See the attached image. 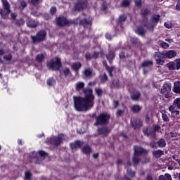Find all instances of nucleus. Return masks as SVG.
<instances>
[{"instance_id":"16","label":"nucleus","mask_w":180,"mask_h":180,"mask_svg":"<svg viewBox=\"0 0 180 180\" xmlns=\"http://www.w3.org/2000/svg\"><path fill=\"white\" fill-rule=\"evenodd\" d=\"M84 86H85V84L82 82H78L75 85L76 91H81V89H83Z\"/></svg>"},{"instance_id":"50","label":"nucleus","mask_w":180,"mask_h":180,"mask_svg":"<svg viewBox=\"0 0 180 180\" xmlns=\"http://www.w3.org/2000/svg\"><path fill=\"white\" fill-rule=\"evenodd\" d=\"M20 5L22 8H26L27 6L26 2H25L24 1L20 2Z\"/></svg>"},{"instance_id":"58","label":"nucleus","mask_w":180,"mask_h":180,"mask_svg":"<svg viewBox=\"0 0 180 180\" xmlns=\"http://www.w3.org/2000/svg\"><path fill=\"white\" fill-rule=\"evenodd\" d=\"M124 57H126L124 53L122 52L121 53H120V58H124Z\"/></svg>"},{"instance_id":"41","label":"nucleus","mask_w":180,"mask_h":180,"mask_svg":"<svg viewBox=\"0 0 180 180\" xmlns=\"http://www.w3.org/2000/svg\"><path fill=\"white\" fill-rule=\"evenodd\" d=\"M126 20V15H122L119 18V22H124Z\"/></svg>"},{"instance_id":"53","label":"nucleus","mask_w":180,"mask_h":180,"mask_svg":"<svg viewBox=\"0 0 180 180\" xmlns=\"http://www.w3.org/2000/svg\"><path fill=\"white\" fill-rule=\"evenodd\" d=\"M154 157H155V158H158V151L155 150V151H153V153Z\"/></svg>"},{"instance_id":"44","label":"nucleus","mask_w":180,"mask_h":180,"mask_svg":"<svg viewBox=\"0 0 180 180\" xmlns=\"http://www.w3.org/2000/svg\"><path fill=\"white\" fill-rule=\"evenodd\" d=\"M169 112H171L172 114H174V112H175V105H170L169 108Z\"/></svg>"},{"instance_id":"21","label":"nucleus","mask_w":180,"mask_h":180,"mask_svg":"<svg viewBox=\"0 0 180 180\" xmlns=\"http://www.w3.org/2000/svg\"><path fill=\"white\" fill-rule=\"evenodd\" d=\"M151 65H153V62H151V60H145L141 64V67H143L144 68H147V67H151Z\"/></svg>"},{"instance_id":"23","label":"nucleus","mask_w":180,"mask_h":180,"mask_svg":"<svg viewBox=\"0 0 180 180\" xmlns=\"http://www.w3.org/2000/svg\"><path fill=\"white\" fill-rule=\"evenodd\" d=\"M152 27H154L155 25H157L158 22V15H153L151 18Z\"/></svg>"},{"instance_id":"37","label":"nucleus","mask_w":180,"mask_h":180,"mask_svg":"<svg viewBox=\"0 0 180 180\" xmlns=\"http://www.w3.org/2000/svg\"><path fill=\"white\" fill-rule=\"evenodd\" d=\"M160 46H162V49H168V47H169V44L166 42H162L160 44Z\"/></svg>"},{"instance_id":"13","label":"nucleus","mask_w":180,"mask_h":180,"mask_svg":"<svg viewBox=\"0 0 180 180\" xmlns=\"http://www.w3.org/2000/svg\"><path fill=\"white\" fill-rule=\"evenodd\" d=\"M82 146V142L79 141H77L70 143V147L72 150H75V148H79V147Z\"/></svg>"},{"instance_id":"8","label":"nucleus","mask_w":180,"mask_h":180,"mask_svg":"<svg viewBox=\"0 0 180 180\" xmlns=\"http://www.w3.org/2000/svg\"><path fill=\"white\" fill-rule=\"evenodd\" d=\"M167 67L171 70H180V58L176 59L174 62H169Z\"/></svg>"},{"instance_id":"5","label":"nucleus","mask_w":180,"mask_h":180,"mask_svg":"<svg viewBox=\"0 0 180 180\" xmlns=\"http://www.w3.org/2000/svg\"><path fill=\"white\" fill-rule=\"evenodd\" d=\"M31 39H32L33 43H40V41H43L44 39H46V31L45 30H41L39 31L36 37H31Z\"/></svg>"},{"instance_id":"3","label":"nucleus","mask_w":180,"mask_h":180,"mask_svg":"<svg viewBox=\"0 0 180 180\" xmlns=\"http://www.w3.org/2000/svg\"><path fill=\"white\" fill-rule=\"evenodd\" d=\"M147 150H144L143 148L135 146L134 148V164H139V161H140V158H139V155L141 154H146Z\"/></svg>"},{"instance_id":"47","label":"nucleus","mask_w":180,"mask_h":180,"mask_svg":"<svg viewBox=\"0 0 180 180\" xmlns=\"http://www.w3.org/2000/svg\"><path fill=\"white\" fill-rule=\"evenodd\" d=\"M42 0H31V2L33 5H37V4H40Z\"/></svg>"},{"instance_id":"38","label":"nucleus","mask_w":180,"mask_h":180,"mask_svg":"<svg viewBox=\"0 0 180 180\" xmlns=\"http://www.w3.org/2000/svg\"><path fill=\"white\" fill-rule=\"evenodd\" d=\"M129 5H130L129 0H123L122 1V6H129Z\"/></svg>"},{"instance_id":"15","label":"nucleus","mask_w":180,"mask_h":180,"mask_svg":"<svg viewBox=\"0 0 180 180\" xmlns=\"http://www.w3.org/2000/svg\"><path fill=\"white\" fill-rule=\"evenodd\" d=\"M86 6V4L84 2H79L75 6V11H82L84 8Z\"/></svg>"},{"instance_id":"54","label":"nucleus","mask_w":180,"mask_h":180,"mask_svg":"<svg viewBox=\"0 0 180 180\" xmlns=\"http://www.w3.org/2000/svg\"><path fill=\"white\" fill-rule=\"evenodd\" d=\"M4 58H5V60H11L12 56H11V55L6 56H4Z\"/></svg>"},{"instance_id":"14","label":"nucleus","mask_w":180,"mask_h":180,"mask_svg":"<svg viewBox=\"0 0 180 180\" xmlns=\"http://www.w3.org/2000/svg\"><path fill=\"white\" fill-rule=\"evenodd\" d=\"M173 92L180 94V82H175L174 84Z\"/></svg>"},{"instance_id":"20","label":"nucleus","mask_w":180,"mask_h":180,"mask_svg":"<svg viewBox=\"0 0 180 180\" xmlns=\"http://www.w3.org/2000/svg\"><path fill=\"white\" fill-rule=\"evenodd\" d=\"M84 77H86V78L89 77H92V75H94V73L92 72V70L91 69H86L84 72Z\"/></svg>"},{"instance_id":"62","label":"nucleus","mask_w":180,"mask_h":180,"mask_svg":"<svg viewBox=\"0 0 180 180\" xmlns=\"http://www.w3.org/2000/svg\"><path fill=\"white\" fill-rule=\"evenodd\" d=\"M164 60H159V61H158V64H159V65H164Z\"/></svg>"},{"instance_id":"11","label":"nucleus","mask_w":180,"mask_h":180,"mask_svg":"<svg viewBox=\"0 0 180 180\" xmlns=\"http://www.w3.org/2000/svg\"><path fill=\"white\" fill-rule=\"evenodd\" d=\"M56 23L58 26H65V25H70V21L65 17H59L56 19Z\"/></svg>"},{"instance_id":"17","label":"nucleus","mask_w":180,"mask_h":180,"mask_svg":"<svg viewBox=\"0 0 180 180\" xmlns=\"http://www.w3.org/2000/svg\"><path fill=\"white\" fill-rule=\"evenodd\" d=\"M82 153L83 154H90V153H92V150L91 147L85 146L82 148Z\"/></svg>"},{"instance_id":"4","label":"nucleus","mask_w":180,"mask_h":180,"mask_svg":"<svg viewBox=\"0 0 180 180\" xmlns=\"http://www.w3.org/2000/svg\"><path fill=\"white\" fill-rule=\"evenodd\" d=\"M3 2L4 11L0 10V15L4 19L11 13V9L9 8V3L6 0H1Z\"/></svg>"},{"instance_id":"31","label":"nucleus","mask_w":180,"mask_h":180,"mask_svg":"<svg viewBox=\"0 0 180 180\" xmlns=\"http://www.w3.org/2000/svg\"><path fill=\"white\" fill-rule=\"evenodd\" d=\"M43 60H44V55H43V54H39L36 57V61H37V63H41V61H43Z\"/></svg>"},{"instance_id":"42","label":"nucleus","mask_w":180,"mask_h":180,"mask_svg":"<svg viewBox=\"0 0 180 180\" xmlns=\"http://www.w3.org/2000/svg\"><path fill=\"white\" fill-rule=\"evenodd\" d=\"M165 27H167V29H171L172 27V24L171 22H165Z\"/></svg>"},{"instance_id":"57","label":"nucleus","mask_w":180,"mask_h":180,"mask_svg":"<svg viewBox=\"0 0 180 180\" xmlns=\"http://www.w3.org/2000/svg\"><path fill=\"white\" fill-rule=\"evenodd\" d=\"M86 23H88V21H86V20H81V21L79 22V24H80V25H85V24H86Z\"/></svg>"},{"instance_id":"60","label":"nucleus","mask_w":180,"mask_h":180,"mask_svg":"<svg viewBox=\"0 0 180 180\" xmlns=\"http://www.w3.org/2000/svg\"><path fill=\"white\" fill-rule=\"evenodd\" d=\"M105 37L106 39H108V40H110L112 39V37L110 36V34H105Z\"/></svg>"},{"instance_id":"26","label":"nucleus","mask_w":180,"mask_h":180,"mask_svg":"<svg viewBox=\"0 0 180 180\" xmlns=\"http://www.w3.org/2000/svg\"><path fill=\"white\" fill-rule=\"evenodd\" d=\"M135 32H136V33H137V34H139L140 36H143V34H144L146 33V31H144V29H143L141 27L136 28Z\"/></svg>"},{"instance_id":"39","label":"nucleus","mask_w":180,"mask_h":180,"mask_svg":"<svg viewBox=\"0 0 180 180\" xmlns=\"http://www.w3.org/2000/svg\"><path fill=\"white\" fill-rule=\"evenodd\" d=\"M162 120H164V122H168V120H169L167 114L162 113Z\"/></svg>"},{"instance_id":"56","label":"nucleus","mask_w":180,"mask_h":180,"mask_svg":"<svg viewBox=\"0 0 180 180\" xmlns=\"http://www.w3.org/2000/svg\"><path fill=\"white\" fill-rule=\"evenodd\" d=\"M16 18V14L11 13V19H15Z\"/></svg>"},{"instance_id":"35","label":"nucleus","mask_w":180,"mask_h":180,"mask_svg":"<svg viewBox=\"0 0 180 180\" xmlns=\"http://www.w3.org/2000/svg\"><path fill=\"white\" fill-rule=\"evenodd\" d=\"M30 178H32V174L29 172H25V180H30Z\"/></svg>"},{"instance_id":"24","label":"nucleus","mask_w":180,"mask_h":180,"mask_svg":"<svg viewBox=\"0 0 180 180\" xmlns=\"http://www.w3.org/2000/svg\"><path fill=\"white\" fill-rule=\"evenodd\" d=\"M72 68L75 71H78L81 68V63L76 62L72 65Z\"/></svg>"},{"instance_id":"10","label":"nucleus","mask_w":180,"mask_h":180,"mask_svg":"<svg viewBox=\"0 0 180 180\" xmlns=\"http://www.w3.org/2000/svg\"><path fill=\"white\" fill-rule=\"evenodd\" d=\"M160 92L162 94V95H165V96L166 95H168V94L171 92V84L165 83L162 87Z\"/></svg>"},{"instance_id":"7","label":"nucleus","mask_w":180,"mask_h":180,"mask_svg":"<svg viewBox=\"0 0 180 180\" xmlns=\"http://www.w3.org/2000/svg\"><path fill=\"white\" fill-rule=\"evenodd\" d=\"M109 119L110 116L108 114H101L97 117V122L95 124H105Z\"/></svg>"},{"instance_id":"46","label":"nucleus","mask_w":180,"mask_h":180,"mask_svg":"<svg viewBox=\"0 0 180 180\" xmlns=\"http://www.w3.org/2000/svg\"><path fill=\"white\" fill-rule=\"evenodd\" d=\"M132 125H133L134 129H139V127H141V122L138 121V124L134 125V124H132Z\"/></svg>"},{"instance_id":"9","label":"nucleus","mask_w":180,"mask_h":180,"mask_svg":"<svg viewBox=\"0 0 180 180\" xmlns=\"http://www.w3.org/2000/svg\"><path fill=\"white\" fill-rule=\"evenodd\" d=\"M64 140H65V135L60 134L58 136L52 138L51 143V144H54V146H58V144H61Z\"/></svg>"},{"instance_id":"34","label":"nucleus","mask_w":180,"mask_h":180,"mask_svg":"<svg viewBox=\"0 0 180 180\" xmlns=\"http://www.w3.org/2000/svg\"><path fill=\"white\" fill-rule=\"evenodd\" d=\"M127 174L129 175V176H131V178H133V176H134V172L131 171V169H127Z\"/></svg>"},{"instance_id":"55","label":"nucleus","mask_w":180,"mask_h":180,"mask_svg":"<svg viewBox=\"0 0 180 180\" xmlns=\"http://www.w3.org/2000/svg\"><path fill=\"white\" fill-rule=\"evenodd\" d=\"M135 3H136V5H137L138 6H141V0L135 1Z\"/></svg>"},{"instance_id":"61","label":"nucleus","mask_w":180,"mask_h":180,"mask_svg":"<svg viewBox=\"0 0 180 180\" xmlns=\"http://www.w3.org/2000/svg\"><path fill=\"white\" fill-rule=\"evenodd\" d=\"M122 113H123V111L120 110H118L117 111V116H120L122 115Z\"/></svg>"},{"instance_id":"49","label":"nucleus","mask_w":180,"mask_h":180,"mask_svg":"<svg viewBox=\"0 0 180 180\" xmlns=\"http://www.w3.org/2000/svg\"><path fill=\"white\" fill-rule=\"evenodd\" d=\"M176 11H180V0H179V1H177V4H176Z\"/></svg>"},{"instance_id":"51","label":"nucleus","mask_w":180,"mask_h":180,"mask_svg":"<svg viewBox=\"0 0 180 180\" xmlns=\"http://www.w3.org/2000/svg\"><path fill=\"white\" fill-rule=\"evenodd\" d=\"M176 136H178V134H176V132H170L171 137H176Z\"/></svg>"},{"instance_id":"52","label":"nucleus","mask_w":180,"mask_h":180,"mask_svg":"<svg viewBox=\"0 0 180 180\" xmlns=\"http://www.w3.org/2000/svg\"><path fill=\"white\" fill-rule=\"evenodd\" d=\"M148 13V9L142 10V15H147Z\"/></svg>"},{"instance_id":"2","label":"nucleus","mask_w":180,"mask_h":180,"mask_svg":"<svg viewBox=\"0 0 180 180\" xmlns=\"http://www.w3.org/2000/svg\"><path fill=\"white\" fill-rule=\"evenodd\" d=\"M49 68L51 70H60L61 68V60L58 58H53L49 63H48Z\"/></svg>"},{"instance_id":"22","label":"nucleus","mask_w":180,"mask_h":180,"mask_svg":"<svg viewBox=\"0 0 180 180\" xmlns=\"http://www.w3.org/2000/svg\"><path fill=\"white\" fill-rule=\"evenodd\" d=\"M109 131H110V130L108 129L107 128H102L101 129H98V133L100 134H103V136H106L108 134V133H109Z\"/></svg>"},{"instance_id":"33","label":"nucleus","mask_w":180,"mask_h":180,"mask_svg":"<svg viewBox=\"0 0 180 180\" xmlns=\"http://www.w3.org/2000/svg\"><path fill=\"white\" fill-rule=\"evenodd\" d=\"M158 146L159 147H165V146H167V143L165 142V140L164 139H160L158 142Z\"/></svg>"},{"instance_id":"25","label":"nucleus","mask_w":180,"mask_h":180,"mask_svg":"<svg viewBox=\"0 0 180 180\" xmlns=\"http://www.w3.org/2000/svg\"><path fill=\"white\" fill-rule=\"evenodd\" d=\"M140 98V93L139 91L134 92L131 95L133 101H137Z\"/></svg>"},{"instance_id":"29","label":"nucleus","mask_w":180,"mask_h":180,"mask_svg":"<svg viewBox=\"0 0 180 180\" xmlns=\"http://www.w3.org/2000/svg\"><path fill=\"white\" fill-rule=\"evenodd\" d=\"M27 25L28 27H36L37 26V23L34 20H30Z\"/></svg>"},{"instance_id":"59","label":"nucleus","mask_w":180,"mask_h":180,"mask_svg":"<svg viewBox=\"0 0 180 180\" xmlns=\"http://www.w3.org/2000/svg\"><path fill=\"white\" fill-rule=\"evenodd\" d=\"M85 57H86V60H91V54L90 53H86Z\"/></svg>"},{"instance_id":"63","label":"nucleus","mask_w":180,"mask_h":180,"mask_svg":"<svg viewBox=\"0 0 180 180\" xmlns=\"http://www.w3.org/2000/svg\"><path fill=\"white\" fill-rule=\"evenodd\" d=\"M159 180H166V179H165V177L164 176L161 175V176H159Z\"/></svg>"},{"instance_id":"12","label":"nucleus","mask_w":180,"mask_h":180,"mask_svg":"<svg viewBox=\"0 0 180 180\" xmlns=\"http://www.w3.org/2000/svg\"><path fill=\"white\" fill-rule=\"evenodd\" d=\"M163 56L169 59L175 58L176 57V52L174 50L167 51L163 54Z\"/></svg>"},{"instance_id":"32","label":"nucleus","mask_w":180,"mask_h":180,"mask_svg":"<svg viewBox=\"0 0 180 180\" xmlns=\"http://www.w3.org/2000/svg\"><path fill=\"white\" fill-rule=\"evenodd\" d=\"M106 57L108 60L110 61L111 60H113L115 58V53L112 51H110Z\"/></svg>"},{"instance_id":"19","label":"nucleus","mask_w":180,"mask_h":180,"mask_svg":"<svg viewBox=\"0 0 180 180\" xmlns=\"http://www.w3.org/2000/svg\"><path fill=\"white\" fill-rule=\"evenodd\" d=\"M131 110L134 112H140L141 110V106L138 105H134L131 107Z\"/></svg>"},{"instance_id":"48","label":"nucleus","mask_w":180,"mask_h":180,"mask_svg":"<svg viewBox=\"0 0 180 180\" xmlns=\"http://www.w3.org/2000/svg\"><path fill=\"white\" fill-rule=\"evenodd\" d=\"M57 8H56V7H51L50 9V12L51 13V15H54L55 12H56Z\"/></svg>"},{"instance_id":"40","label":"nucleus","mask_w":180,"mask_h":180,"mask_svg":"<svg viewBox=\"0 0 180 180\" xmlns=\"http://www.w3.org/2000/svg\"><path fill=\"white\" fill-rule=\"evenodd\" d=\"M101 79L102 82H105V81L108 80V77L106 76L105 74H103L101 76Z\"/></svg>"},{"instance_id":"27","label":"nucleus","mask_w":180,"mask_h":180,"mask_svg":"<svg viewBox=\"0 0 180 180\" xmlns=\"http://www.w3.org/2000/svg\"><path fill=\"white\" fill-rule=\"evenodd\" d=\"M47 85L49 86H54L56 85V80L53 78H50L47 80Z\"/></svg>"},{"instance_id":"18","label":"nucleus","mask_w":180,"mask_h":180,"mask_svg":"<svg viewBox=\"0 0 180 180\" xmlns=\"http://www.w3.org/2000/svg\"><path fill=\"white\" fill-rule=\"evenodd\" d=\"M103 64L104 67H105L110 77H112V70H115V67H111V68L108 67V65L106 64V62H105V61L103 62Z\"/></svg>"},{"instance_id":"6","label":"nucleus","mask_w":180,"mask_h":180,"mask_svg":"<svg viewBox=\"0 0 180 180\" xmlns=\"http://www.w3.org/2000/svg\"><path fill=\"white\" fill-rule=\"evenodd\" d=\"M158 130V126H154L153 128H145L143 131L145 136H149L150 137H155V131Z\"/></svg>"},{"instance_id":"30","label":"nucleus","mask_w":180,"mask_h":180,"mask_svg":"<svg viewBox=\"0 0 180 180\" xmlns=\"http://www.w3.org/2000/svg\"><path fill=\"white\" fill-rule=\"evenodd\" d=\"M39 158H40L41 161H43V160H44V157H46V155H47V153H46V152H44L43 150H40V151H39Z\"/></svg>"},{"instance_id":"43","label":"nucleus","mask_w":180,"mask_h":180,"mask_svg":"<svg viewBox=\"0 0 180 180\" xmlns=\"http://www.w3.org/2000/svg\"><path fill=\"white\" fill-rule=\"evenodd\" d=\"M164 177H165V179H166V180H172V177L171 176V174H165Z\"/></svg>"},{"instance_id":"64","label":"nucleus","mask_w":180,"mask_h":180,"mask_svg":"<svg viewBox=\"0 0 180 180\" xmlns=\"http://www.w3.org/2000/svg\"><path fill=\"white\" fill-rule=\"evenodd\" d=\"M179 113V111H178V110H175L174 111V112H173V115H178Z\"/></svg>"},{"instance_id":"45","label":"nucleus","mask_w":180,"mask_h":180,"mask_svg":"<svg viewBox=\"0 0 180 180\" xmlns=\"http://www.w3.org/2000/svg\"><path fill=\"white\" fill-rule=\"evenodd\" d=\"M96 92L98 96H101V95H102V89L99 88H96Z\"/></svg>"},{"instance_id":"1","label":"nucleus","mask_w":180,"mask_h":180,"mask_svg":"<svg viewBox=\"0 0 180 180\" xmlns=\"http://www.w3.org/2000/svg\"><path fill=\"white\" fill-rule=\"evenodd\" d=\"M84 93L86 95L85 98H75V108L77 112H86V110H89L91 108L94 107V97L92 94V89H86Z\"/></svg>"},{"instance_id":"36","label":"nucleus","mask_w":180,"mask_h":180,"mask_svg":"<svg viewBox=\"0 0 180 180\" xmlns=\"http://www.w3.org/2000/svg\"><path fill=\"white\" fill-rule=\"evenodd\" d=\"M63 75H65V77L70 75V69L68 68H65L63 71Z\"/></svg>"},{"instance_id":"28","label":"nucleus","mask_w":180,"mask_h":180,"mask_svg":"<svg viewBox=\"0 0 180 180\" xmlns=\"http://www.w3.org/2000/svg\"><path fill=\"white\" fill-rule=\"evenodd\" d=\"M173 105L175 108H177V109H180V98H176L174 101Z\"/></svg>"}]
</instances>
